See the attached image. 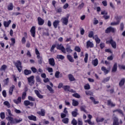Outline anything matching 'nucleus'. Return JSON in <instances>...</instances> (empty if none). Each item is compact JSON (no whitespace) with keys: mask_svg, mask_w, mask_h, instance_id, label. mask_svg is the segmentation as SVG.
I'll return each mask as SVG.
<instances>
[{"mask_svg":"<svg viewBox=\"0 0 125 125\" xmlns=\"http://www.w3.org/2000/svg\"><path fill=\"white\" fill-rule=\"evenodd\" d=\"M14 65L16 67L17 69L19 71V73H21L23 67L22 66V62L20 60L17 61L16 62H14Z\"/></svg>","mask_w":125,"mask_h":125,"instance_id":"obj_1","label":"nucleus"},{"mask_svg":"<svg viewBox=\"0 0 125 125\" xmlns=\"http://www.w3.org/2000/svg\"><path fill=\"white\" fill-rule=\"evenodd\" d=\"M69 17H70V15L67 14L66 17H63L61 19L62 25H65V26L68 25V23H69Z\"/></svg>","mask_w":125,"mask_h":125,"instance_id":"obj_2","label":"nucleus"},{"mask_svg":"<svg viewBox=\"0 0 125 125\" xmlns=\"http://www.w3.org/2000/svg\"><path fill=\"white\" fill-rule=\"evenodd\" d=\"M27 81L28 84L30 85V86H32V85L35 84V76L32 75L27 78Z\"/></svg>","mask_w":125,"mask_h":125,"instance_id":"obj_3","label":"nucleus"},{"mask_svg":"<svg viewBox=\"0 0 125 125\" xmlns=\"http://www.w3.org/2000/svg\"><path fill=\"white\" fill-rule=\"evenodd\" d=\"M56 48L57 49H58L59 50H61V51H62L63 53H66V49H65L64 46H63L62 44H57L56 45Z\"/></svg>","mask_w":125,"mask_h":125,"instance_id":"obj_4","label":"nucleus"},{"mask_svg":"<svg viewBox=\"0 0 125 125\" xmlns=\"http://www.w3.org/2000/svg\"><path fill=\"white\" fill-rule=\"evenodd\" d=\"M6 120H7V121H8V122H10V124L15 125V121L14 120V119H13V117L11 116H8L7 117H6Z\"/></svg>","mask_w":125,"mask_h":125,"instance_id":"obj_5","label":"nucleus"},{"mask_svg":"<svg viewBox=\"0 0 125 125\" xmlns=\"http://www.w3.org/2000/svg\"><path fill=\"white\" fill-rule=\"evenodd\" d=\"M31 35L33 38H36V27L32 26L30 30Z\"/></svg>","mask_w":125,"mask_h":125,"instance_id":"obj_6","label":"nucleus"},{"mask_svg":"<svg viewBox=\"0 0 125 125\" xmlns=\"http://www.w3.org/2000/svg\"><path fill=\"white\" fill-rule=\"evenodd\" d=\"M37 21L39 26H42L44 24V20L42 19L41 17H38Z\"/></svg>","mask_w":125,"mask_h":125,"instance_id":"obj_7","label":"nucleus"},{"mask_svg":"<svg viewBox=\"0 0 125 125\" xmlns=\"http://www.w3.org/2000/svg\"><path fill=\"white\" fill-rule=\"evenodd\" d=\"M94 46V44L90 41L89 40L86 42V48H89V47L92 48Z\"/></svg>","mask_w":125,"mask_h":125,"instance_id":"obj_8","label":"nucleus"},{"mask_svg":"<svg viewBox=\"0 0 125 125\" xmlns=\"http://www.w3.org/2000/svg\"><path fill=\"white\" fill-rule=\"evenodd\" d=\"M110 44H111L113 48H117V43L116 42L114 41V40H113V39H112L110 40Z\"/></svg>","mask_w":125,"mask_h":125,"instance_id":"obj_9","label":"nucleus"},{"mask_svg":"<svg viewBox=\"0 0 125 125\" xmlns=\"http://www.w3.org/2000/svg\"><path fill=\"white\" fill-rule=\"evenodd\" d=\"M24 105L25 106H29L30 105L31 107L34 106V103L31 102L28 100H26L24 101Z\"/></svg>","mask_w":125,"mask_h":125,"instance_id":"obj_10","label":"nucleus"},{"mask_svg":"<svg viewBox=\"0 0 125 125\" xmlns=\"http://www.w3.org/2000/svg\"><path fill=\"white\" fill-rule=\"evenodd\" d=\"M34 92L35 94H36L37 97H38V98H40V99H42V98H43V96L40 93V91H39V90H35Z\"/></svg>","mask_w":125,"mask_h":125,"instance_id":"obj_11","label":"nucleus"},{"mask_svg":"<svg viewBox=\"0 0 125 125\" xmlns=\"http://www.w3.org/2000/svg\"><path fill=\"white\" fill-rule=\"evenodd\" d=\"M37 113L39 116H42V117L45 116V110L43 109H41V111H38Z\"/></svg>","mask_w":125,"mask_h":125,"instance_id":"obj_12","label":"nucleus"},{"mask_svg":"<svg viewBox=\"0 0 125 125\" xmlns=\"http://www.w3.org/2000/svg\"><path fill=\"white\" fill-rule=\"evenodd\" d=\"M11 24V20H9L8 21H3V26L6 28H8L9 25Z\"/></svg>","mask_w":125,"mask_h":125,"instance_id":"obj_13","label":"nucleus"},{"mask_svg":"<svg viewBox=\"0 0 125 125\" xmlns=\"http://www.w3.org/2000/svg\"><path fill=\"white\" fill-rule=\"evenodd\" d=\"M14 88H15V85H12V86L10 87L9 90V95H12V94H13V90H14Z\"/></svg>","mask_w":125,"mask_h":125,"instance_id":"obj_14","label":"nucleus"},{"mask_svg":"<svg viewBox=\"0 0 125 125\" xmlns=\"http://www.w3.org/2000/svg\"><path fill=\"white\" fill-rule=\"evenodd\" d=\"M59 23H60V21H59V20H55L53 22V25L54 28H55V29H57V27H58V26H59Z\"/></svg>","mask_w":125,"mask_h":125,"instance_id":"obj_15","label":"nucleus"},{"mask_svg":"<svg viewBox=\"0 0 125 125\" xmlns=\"http://www.w3.org/2000/svg\"><path fill=\"white\" fill-rule=\"evenodd\" d=\"M28 119H29L30 121H33L34 122H37V117H36L33 115L28 116Z\"/></svg>","mask_w":125,"mask_h":125,"instance_id":"obj_16","label":"nucleus"},{"mask_svg":"<svg viewBox=\"0 0 125 125\" xmlns=\"http://www.w3.org/2000/svg\"><path fill=\"white\" fill-rule=\"evenodd\" d=\"M113 125H120V123H119V119L116 117H115L113 118Z\"/></svg>","mask_w":125,"mask_h":125,"instance_id":"obj_17","label":"nucleus"},{"mask_svg":"<svg viewBox=\"0 0 125 125\" xmlns=\"http://www.w3.org/2000/svg\"><path fill=\"white\" fill-rule=\"evenodd\" d=\"M21 97H18L17 100L15 99L13 100V102L15 103V104H17V105H18V104H20V103H21Z\"/></svg>","mask_w":125,"mask_h":125,"instance_id":"obj_18","label":"nucleus"},{"mask_svg":"<svg viewBox=\"0 0 125 125\" xmlns=\"http://www.w3.org/2000/svg\"><path fill=\"white\" fill-rule=\"evenodd\" d=\"M117 70H118V63L117 62L115 63L112 69V73H116L117 72Z\"/></svg>","mask_w":125,"mask_h":125,"instance_id":"obj_19","label":"nucleus"},{"mask_svg":"<svg viewBox=\"0 0 125 125\" xmlns=\"http://www.w3.org/2000/svg\"><path fill=\"white\" fill-rule=\"evenodd\" d=\"M49 63L51 66H55V61L54 59L50 58L49 59Z\"/></svg>","mask_w":125,"mask_h":125,"instance_id":"obj_20","label":"nucleus"},{"mask_svg":"<svg viewBox=\"0 0 125 125\" xmlns=\"http://www.w3.org/2000/svg\"><path fill=\"white\" fill-rule=\"evenodd\" d=\"M68 79L70 82H74L76 81V79H75L74 76H73V75H72L71 74H68Z\"/></svg>","mask_w":125,"mask_h":125,"instance_id":"obj_21","label":"nucleus"},{"mask_svg":"<svg viewBox=\"0 0 125 125\" xmlns=\"http://www.w3.org/2000/svg\"><path fill=\"white\" fill-rule=\"evenodd\" d=\"M116 112H118L119 114H120V115H122V116H125V114H124V112L121 109H117L113 111V113H116Z\"/></svg>","mask_w":125,"mask_h":125,"instance_id":"obj_22","label":"nucleus"},{"mask_svg":"<svg viewBox=\"0 0 125 125\" xmlns=\"http://www.w3.org/2000/svg\"><path fill=\"white\" fill-rule=\"evenodd\" d=\"M115 18L117 22H118V23L120 24V22H121V20L122 19V18H123V16L117 15L115 17Z\"/></svg>","mask_w":125,"mask_h":125,"instance_id":"obj_23","label":"nucleus"},{"mask_svg":"<svg viewBox=\"0 0 125 125\" xmlns=\"http://www.w3.org/2000/svg\"><path fill=\"white\" fill-rule=\"evenodd\" d=\"M71 114L73 117H77V116H78V109L75 108L74 109V111L71 112Z\"/></svg>","mask_w":125,"mask_h":125,"instance_id":"obj_24","label":"nucleus"},{"mask_svg":"<svg viewBox=\"0 0 125 125\" xmlns=\"http://www.w3.org/2000/svg\"><path fill=\"white\" fill-rule=\"evenodd\" d=\"M24 74L25 76H29L32 74V71L28 69H25L24 70Z\"/></svg>","mask_w":125,"mask_h":125,"instance_id":"obj_25","label":"nucleus"},{"mask_svg":"<svg viewBox=\"0 0 125 125\" xmlns=\"http://www.w3.org/2000/svg\"><path fill=\"white\" fill-rule=\"evenodd\" d=\"M92 64L93 65V66L96 67V66L98 65V59H95V60H93L92 61Z\"/></svg>","mask_w":125,"mask_h":125,"instance_id":"obj_26","label":"nucleus"},{"mask_svg":"<svg viewBox=\"0 0 125 125\" xmlns=\"http://www.w3.org/2000/svg\"><path fill=\"white\" fill-rule=\"evenodd\" d=\"M62 88L64 90V91L69 92V90H70V88H71V87L69 85H63Z\"/></svg>","mask_w":125,"mask_h":125,"instance_id":"obj_27","label":"nucleus"},{"mask_svg":"<svg viewBox=\"0 0 125 125\" xmlns=\"http://www.w3.org/2000/svg\"><path fill=\"white\" fill-rule=\"evenodd\" d=\"M7 9L9 11L13 10V3H10L8 5Z\"/></svg>","mask_w":125,"mask_h":125,"instance_id":"obj_28","label":"nucleus"},{"mask_svg":"<svg viewBox=\"0 0 125 125\" xmlns=\"http://www.w3.org/2000/svg\"><path fill=\"white\" fill-rule=\"evenodd\" d=\"M46 87L49 91H50V93H53L54 92V90H53L52 87L49 86V85H46Z\"/></svg>","mask_w":125,"mask_h":125,"instance_id":"obj_29","label":"nucleus"},{"mask_svg":"<svg viewBox=\"0 0 125 125\" xmlns=\"http://www.w3.org/2000/svg\"><path fill=\"white\" fill-rule=\"evenodd\" d=\"M67 59L68 60H69V62H71V63H73L74 62V59H73V57H72L70 55H67Z\"/></svg>","mask_w":125,"mask_h":125,"instance_id":"obj_30","label":"nucleus"},{"mask_svg":"<svg viewBox=\"0 0 125 125\" xmlns=\"http://www.w3.org/2000/svg\"><path fill=\"white\" fill-rule=\"evenodd\" d=\"M72 105L74 107H76L77 106L79 105V102L78 101L73 100H72Z\"/></svg>","mask_w":125,"mask_h":125,"instance_id":"obj_31","label":"nucleus"},{"mask_svg":"<svg viewBox=\"0 0 125 125\" xmlns=\"http://www.w3.org/2000/svg\"><path fill=\"white\" fill-rule=\"evenodd\" d=\"M101 70L102 71H103V72H104V75H107V74H108V71L107 69H106L105 66L102 67Z\"/></svg>","mask_w":125,"mask_h":125,"instance_id":"obj_32","label":"nucleus"},{"mask_svg":"<svg viewBox=\"0 0 125 125\" xmlns=\"http://www.w3.org/2000/svg\"><path fill=\"white\" fill-rule=\"evenodd\" d=\"M62 122L63 124H69V118H65L62 120Z\"/></svg>","mask_w":125,"mask_h":125,"instance_id":"obj_33","label":"nucleus"},{"mask_svg":"<svg viewBox=\"0 0 125 125\" xmlns=\"http://www.w3.org/2000/svg\"><path fill=\"white\" fill-rule=\"evenodd\" d=\"M94 37H95V40L96 43L97 44L100 43L101 40L99 39V38H98V36L97 35H95Z\"/></svg>","mask_w":125,"mask_h":125,"instance_id":"obj_34","label":"nucleus"},{"mask_svg":"<svg viewBox=\"0 0 125 125\" xmlns=\"http://www.w3.org/2000/svg\"><path fill=\"white\" fill-rule=\"evenodd\" d=\"M89 99H90V100H91L93 102L94 104H99V102L95 101V99L94 98V97H90L89 98Z\"/></svg>","mask_w":125,"mask_h":125,"instance_id":"obj_35","label":"nucleus"},{"mask_svg":"<svg viewBox=\"0 0 125 125\" xmlns=\"http://www.w3.org/2000/svg\"><path fill=\"white\" fill-rule=\"evenodd\" d=\"M125 78H122L119 83V86H123L125 84Z\"/></svg>","mask_w":125,"mask_h":125,"instance_id":"obj_36","label":"nucleus"},{"mask_svg":"<svg viewBox=\"0 0 125 125\" xmlns=\"http://www.w3.org/2000/svg\"><path fill=\"white\" fill-rule=\"evenodd\" d=\"M38 59V62L39 64H42V61H43V59H42V57H41L40 56L39 58H37Z\"/></svg>","mask_w":125,"mask_h":125,"instance_id":"obj_37","label":"nucleus"},{"mask_svg":"<svg viewBox=\"0 0 125 125\" xmlns=\"http://www.w3.org/2000/svg\"><path fill=\"white\" fill-rule=\"evenodd\" d=\"M104 118H100L99 117H97L96 119V121L97 122V123H103V122H104Z\"/></svg>","mask_w":125,"mask_h":125,"instance_id":"obj_38","label":"nucleus"},{"mask_svg":"<svg viewBox=\"0 0 125 125\" xmlns=\"http://www.w3.org/2000/svg\"><path fill=\"white\" fill-rule=\"evenodd\" d=\"M35 53L37 56V58H40V56H41V53H40V51L38 50V48H35Z\"/></svg>","mask_w":125,"mask_h":125,"instance_id":"obj_39","label":"nucleus"},{"mask_svg":"<svg viewBox=\"0 0 125 125\" xmlns=\"http://www.w3.org/2000/svg\"><path fill=\"white\" fill-rule=\"evenodd\" d=\"M66 52H68V53H71V52H73V50L71 49L70 46H68L66 48Z\"/></svg>","mask_w":125,"mask_h":125,"instance_id":"obj_40","label":"nucleus"},{"mask_svg":"<svg viewBox=\"0 0 125 125\" xmlns=\"http://www.w3.org/2000/svg\"><path fill=\"white\" fill-rule=\"evenodd\" d=\"M10 40L12 43L10 44V45H11V46H14V44H15V38H12Z\"/></svg>","mask_w":125,"mask_h":125,"instance_id":"obj_41","label":"nucleus"},{"mask_svg":"<svg viewBox=\"0 0 125 125\" xmlns=\"http://www.w3.org/2000/svg\"><path fill=\"white\" fill-rule=\"evenodd\" d=\"M14 121H15V124H16L21 123V122H22L23 120L22 119H18L17 118H15Z\"/></svg>","mask_w":125,"mask_h":125,"instance_id":"obj_42","label":"nucleus"},{"mask_svg":"<svg viewBox=\"0 0 125 125\" xmlns=\"http://www.w3.org/2000/svg\"><path fill=\"white\" fill-rule=\"evenodd\" d=\"M3 104L5 106H7V108H10V104L8 101L4 102Z\"/></svg>","mask_w":125,"mask_h":125,"instance_id":"obj_43","label":"nucleus"},{"mask_svg":"<svg viewBox=\"0 0 125 125\" xmlns=\"http://www.w3.org/2000/svg\"><path fill=\"white\" fill-rule=\"evenodd\" d=\"M55 47H56V44H53L50 49V51L51 52H53V51H54V49L55 48Z\"/></svg>","mask_w":125,"mask_h":125,"instance_id":"obj_44","label":"nucleus"},{"mask_svg":"<svg viewBox=\"0 0 125 125\" xmlns=\"http://www.w3.org/2000/svg\"><path fill=\"white\" fill-rule=\"evenodd\" d=\"M72 96L73 97H75V98H81V95H80V94H78L77 93H75L72 94Z\"/></svg>","mask_w":125,"mask_h":125,"instance_id":"obj_45","label":"nucleus"},{"mask_svg":"<svg viewBox=\"0 0 125 125\" xmlns=\"http://www.w3.org/2000/svg\"><path fill=\"white\" fill-rule=\"evenodd\" d=\"M94 36V32L93 31H90L88 34V38H93Z\"/></svg>","mask_w":125,"mask_h":125,"instance_id":"obj_46","label":"nucleus"},{"mask_svg":"<svg viewBox=\"0 0 125 125\" xmlns=\"http://www.w3.org/2000/svg\"><path fill=\"white\" fill-rule=\"evenodd\" d=\"M88 60V54L86 53L85 54V58L84 59V61L85 63H87Z\"/></svg>","mask_w":125,"mask_h":125,"instance_id":"obj_47","label":"nucleus"},{"mask_svg":"<svg viewBox=\"0 0 125 125\" xmlns=\"http://www.w3.org/2000/svg\"><path fill=\"white\" fill-rule=\"evenodd\" d=\"M84 88L85 90L90 89V85L89 83H87L84 86Z\"/></svg>","mask_w":125,"mask_h":125,"instance_id":"obj_48","label":"nucleus"},{"mask_svg":"<svg viewBox=\"0 0 125 125\" xmlns=\"http://www.w3.org/2000/svg\"><path fill=\"white\" fill-rule=\"evenodd\" d=\"M3 83L6 85H7V84H8V83H9V78H7L6 79H4L3 80Z\"/></svg>","mask_w":125,"mask_h":125,"instance_id":"obj_49","label":"nucleus"},{"mask_svg":"<svg viewBox=\"0 0 125 125\" xmlns=\"http://www.w3.org/2000/svg\"><path fill=\"white\" fill-rule=\"evenodd\" d=\"M109 81H110V77H107L106 78H104L103 80L102 83H105L109 82Z\"/></svg>","mask_w":125,"mask_h":125,"instance_id":"obj_50","label":"nucleus"},{"mask_svg":"<svg viewBox=\"0 0 125 125\" xmlns=\"http://www.w3.org/2000/svg\"><path fill=\"white\" fill-rule=\"evenodd\" d=\"M57 58L58 59H61V60H64V58H65V57L62 55H59L57 56Z\"/></svg>","mask_w":125,"mask_h":125,"instance_id":"obj_51","label":"nucleus"},{"mask_svg":"<svg viewBox=\"0 0 125 125\" xmlns=\"http://www.w3.org/2000/svg\"><path fill=\"white\" fill-rule=\"evenodd\" d=\"M28 99L29 100V101H36V99L31 96H29L28 97Z\"/></svg>","mask_w":125,"mask_h":125,"instance_id":"obj_52","label":"nucleus"},{"mask_svg":"<svg viewBox=\"0 0 125 125\" xmlns=\"http://www.w3.org/2000/svg\"><path fill=\"white\" fill-rule=\"evenodd\" d=\"M0 116L1 120H3V119H5V114H4V112H1L0 113Z\"/></svg>","mask_w":125,"mask_h":125,"instance_id":"obj_53","label":"nucleus"},{"mask_svg":"<svg viewBox=\"0 0 125 125\" xmlns=\"http://www.w3.org/2000/svg\"><path fill=\"white\" fill-rule=\"evenodd\" d=\"M26 95H27V93H26V92H23L21 96V99H22V100H24L26 98Z\"/></svg>","mask_w":125,"mask_h":125,"instance_id":"obj_54","label":"nucleus"},{"mask_svg":"<svg viewBox=\"0 0 125 125\" xmlns=\"http://www.w3.org/2000/svg\"><path fill=\"white\" fill-rule=\"evenodd\" d=\"M74 50L75 51H77V52H81V48L79 46H75L74 48Z\"/></svg>","mask_w":125,"mask_h":125,"instance_id":"obj_55","label":"nucleus"},{"mask_svg":"<svg viewBox=\"0 0 125 125\" xmlns=\"http://www.w3.org/2000/svg\"><path fill=\"white\" fill-rule=\"evenodd\" d=\"M85 123H88L89 125H94V123L91 122V120H85Z\"/></svg>","mask_w":125,"mask_h":125,"instance_id":"obj_56","label":"nucleus"},{"mask_svg":"<svg viewBox=\"0 0 125 125\" xmlns=\"http://www.w3.org/2000/svg\"><path fill=\"white\" fill-rule=\"evenodd\" d=\"M59 75H60V72L59 71H56L55 74V77L57 79H59Z\"/></svg>","mask_w":125,"mask_h":125,"instance_id":"obj_57","label":"nucleus"},{"mask_svg":"<svg viewBox=\"0 0 125 125\" xmlns=\"http://www.w3.org/2000/svg\"><path fill=\"white\" fill-rule=\"evenodd\" d=\"M71 124L73 125H77L78 122H77V120H76V119L74 118L71 122Z\"/></svg>","mask_w":125,"mask_h":125,"instance_id":"obj_58","label":"nucleus"},{"mask_svg":"<svg viewBox=\"0 0 125 125\" xmlns=\"http://www.w3.org/2000/svg\"><path fill=\"white\" fill-rule=\"evenodd\" d=\"M110 33H115L116 32V29H115V28L112 27H110Z\"/></svg>","mask_w":125,"mask_h":125,"instance_id":"obj_59","label":"nucleus"},{"mask_svg":"<svg viewBox=\"0 0 125 125\" xmlns=\"http://www.w3.org/2000/svg\"><path fill=\"white\" fill-rule=\"evenodd\" d=\"M83 6H84V3L83 2H82L78 6V8H79V9H82V8H83Z\"/></svg>","mask_w":125,"mask_h":125,"instance_id":"obj_60","label":"nucleus"},{"mask_svg":"<svg viewBox=\"0 0 125 125\" xmlns=\"http://www.w3.org/2000/svg\"><path fill=\"white\" fill-rule=\"evenodd\" d=\"M7 67V66H6V65L3 64L1 67V70H2L3 71H5Z\"/></svg>","mask_w":125,"mask_h":125,"instance_id":"obj_61","label":"nucleus"},{"mask_svg":"<svg viewBox=\"0 0 125 125\" xmlns=\"http://www.w3.org/2000/svg\"><path fill=\"white\" fill-rule=\"evenodd\" d=\"M61 117L62 119H64V118H66V117H67V114H66L65 113H62L61 114Z\"/></svg>","mask_w":125,"mask_h":125,"instance_id":"obj_62","label":"nucleus"},{"mask_svg":"<svg viewBox=\"0 0 125 125\" xmlns=\"http://www.w3.org/2000/svg\"><path fill=\"white\" fill-rule=\"evenodd\" d=\"M124 28H125V25L124 24V23L122 22L120 24V29H121V31H124Z\"/></svg>","mask_w":125,"mask_h":125,"instance_id":"obj_63","label":"nucleus"},{"mask_svg":"<svg viewBox=\"0 0 125 125\" xmlns=\"http://www.w3.org/2000/svg\"><path fill=\"white\" fill-rule=\"evenodd\" d=\"M31 70L34 74L37 72V68L36 67H31Z\"/></svg>","mask_w":125,"mask_h":125,"instance_id":"obj_64","label":"nucleus"}]
</instances>
